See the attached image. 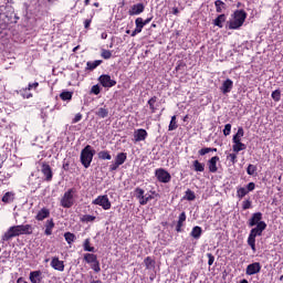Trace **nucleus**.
I'll return each mask as SVG.
<instances>
[{"label":"nucleus","instance_id":"obj_2","mask_svg":"<svg viewBox=\"0 0 283 283\" xmlns=\"http://www.w3.org/2000/svg\"><path fill=\"white\" fill-rule=\"evenodd\" d=\"M244 21H247V11L245 10H237L233 13V20L228 22L229 30H238L244 25Z\"/></svg>","mask_w":283,"mask_h":283},{"label":"nucleus","instance_id":"obj_43","mask_svg":"<svg viewBox=\"0 0 283 283\" xmlns=\"http://www.w3.org/2000/svg\"><path fill=\"white\" fill-rule=\"evenodd\" d=\"M91 266L95 273H101V262L98 260L93 262Z\"/></svg>","mask_w":283,"mask_h":283},{"label":"nucleus","instance_id":"obj_20","mask_svg":"<svg viewBox=\"0 0 283 283\" xmlns=\"http://www.w3.org/2000/svg\"><path fill=\"white\" fill-rule=\"evenodd\" d=\"M144 264H145L147 270H151V269L156 268V261L154 259H151V256H147L144 260Z\"/></svg>","mask_w":283,"mask_h":283},{"label":"nucleus","instance_id":"obj_40","mask_svg":"<svg viewBox=\"0 0 283 283\" xmlns=\"http://www.w3.org/2000/svg\"><path fill=\"white\" fill-rule=\"evenodd\" d=\"M255 171H258V167L254 166V165H252V164H250V165L248 166V168H247V174H248L249 176H253V175L255 174Z\"/></svg>","mask_w":283,"mask_h":283},{"label":"nucleus","instance_id":"obj_60","mask_svg":"<svg viewBox=\"0 0 283 283\" xmlns=\"http://www.w3.org/2000/svg\"><path fill=\"white\" fill-rule=\"evenodd\" d=\"M34 87V90H36V87H39V82H34L33 84H29L27 90H32Z\"/></svg>","mask_w":283,"mask_h":283},{"label":"nucleus","instance_id":"obj_50","mask_svg":"<svg viewBox=\"0 0 283 283\" xmlns=\"http://www.w3.org/2000/svg\"><path fill=\"white\" fill-rule=\"evenodd\" d=\"M228 158H230L232 165H235V163H237V160H238V155H235V154H230V155L228 156Z\"/></svg>","mask_w":283,"mask_h":283},{"label":"nucleus","instance_id":"obj_47","mask_svg":"<svg viewBox=\"0 0 283 283\" xmlns=\"http://www.w3.org/2000/svg\"><path fill=\"white\" fill-rule=\"evenodd\" d=\"M112 56V51L109 50H103L102 51V59H109Z\"/></svg>","mask_w":283,"mask_h":283},{"label":"nucleus","instance_id":"obj_55","mask_svg":"<svg viewBox=\"0 0 283 283\" xmlns=\"http://www.w3.org/2000/svg\"><path fill=\"white\" fill-rule=\"evenodd\" d=\"M247 189H248V190H247L248 193H249V191H253V190L255 189V184H254V182L248 184Z\"/></svg>","mask_w":283,"mask_h":283},{"label":"nucleus","instance_id":"obj_10","mask_svg":"<svg viewBox=\"0 0 283 283\" xmlns=\"http://www.w3.org/2000/svg\"><path fill=\"white\" fill-rule=\"evenodd\" d=\"M142 12H145V4L143 3H137V4H134L129 11H128V14L130 17H134L136 14H142Z\"/></svg>","mask_w":283,"mask_h":283},{"label":"nucleus","instance_id":"obj_36","mask_svg":"<svg viewBox=\"0 0 283 283\" xmlns=\"http://www.w3.org/2000/svg\"><path fill=\"white\" fill-rule=\"evenodd\" d=\"M184 198L185 200H189V201L196 200V193L191 189H188Z\"/></svg>","mask_w":283,"mask_h":283},{"label":"nucleus","instance_id":"obj_21","mask_svg":"<svg viewBox=\"0 0 283 283\" xmlns=\"http://www.w3.org/2000/svg\"><path fill=\"white\" fill-rule=\"evenodd\" d=\"M84 260L87 264H94L98 260V256L96 254L86 253L84 254Z\"/></svg>","mask_w":283,"mask_h":283},{"label":"nucleus","instance_id":"obj_19","mask_svg":"<svg viewBox=\"0 0 283 283\" xmlns=\"http://www.w3.org/2000/svg\"><path fill=\"white\" fill-rule=\"evenodd\" d=\"M52 229H54V219H49L45 223V235H52Z\"/></svg>","mask_w":283,"mask_h":283},{"label":"nucleus","instance_id":"obj_57","mask_svg":"<svg viewBox=\"0 0 283 283\" xmlns=\"http://www.w3.org/2000/svg\"><path fill=\"white\" fill-rule=\"evenodd\" d=\"M83 118V115L81 113H77L75 117L73 118V123H78Z\"/></svg>","mask_w":283,"mask_h":283},{"label":"nucleus","instance_id":"obj_4","mask_svg":"<svg viewBox=\"0 0 283 283\" xmlns=\"http://www.w3.org/2000/svg\"><path fill=\"white\" fill-rule=\"evenodd\" d=\"M61 206L64 209H71L74 206V189H69L61 199Z\"/></svg>","mask_w":283,"mask_h":283},{"label":"nucleus","instance_id":"obj_39","mask_svg":"<svg viewBox=\"0 0 283 283\" xmlns=\"http://www.w3.org/2000/svg\"><path fill=\"white\" fill-rule=\"evenodd\" d=\"M248 244L251 247L252 251H255V237L250 234L248 238Z\"/></svg>","mask_w":283,"mask_h":283},{"label":"nucleus","instance_id":"obj_5","mask_svg":"<svg viewBox=\"0 0 283 283\" xmlns=\"http://www.w3.org/2000/svg\"><path fill=\"white\" fill-rule=\"evenodd\" d=\"M93 205H98L99 207L105 209V211H107L108 209H112V202H109V198H107V195L97 197L93 201Z\"/></svg>","mask_w":283,"mask_h":283},{"label":"nucleus","instance_id":"obj_33","mask_svg":"<svg viewBox=\"0 0 283 283\" xmlns=\"http://www.w3.org/2000/svg\"><path fill=\"white\" fill-rule=\"evenodd\" d=\"M157 101H158V97H156V96H153V97L148 101V105H149V107H150L153 114L156 113V106H154V105H156V102H157Z\"/></svg>","mask_w":283,"mask_h":283},{"label":"nucleus","instance_id":"obj_8","mask_svg":"<svg viewBox=\"0 0 283 283\" xmlns=\"http://www.w3.org/2000/svg\"><path fill=\"white\" fill-rule=\"evenodd\" d=\"M99 83L103 87H114V85H116V81L112 80L109 75L99 76Z\"/></svg>","mask_w":283,"mask_h":283},{"label":"nucleus","instance_id":"obj_16","mask_svg":"<svg viewBox=\"0 0 283 283\" xmlns=\"http://www.w3.org/2000/svg\"><path fill=\"white\" fill-rule=\"evenodd\" d=\"M262 222V212L253 213L251 219L249 220V227H258V224Z\"/></svg>","mask_w":283,"mask_h":283},{"label":"nucleus","instance_id":"obj_22","mask_svg":"<svg viewBox=\"0 0 283 283\" xmlns=\"http://www.w3.org/2000/svg\"><path fill=\"white\" fill-rule=\"evenodd\" d=\"M224 21H227V15H226V14H220V15H218V17L214 19L213 23H214V25H217L218 28H222V23H224Z\"/></svg>","mask_w":283,"mask_h":283},{"label":"nucleus","instance_id":"obj_44","mask_svg":"<svg viewBox=\"0 0 283 283\" xmlns=\"http://www.w3.org/2000/svg\"><path fill=\"white\" fill-rule=\"evenodd\" d=\"M247 193H249V191L245 190V188H239L237 191L238 198H244V196H247Z\"/></svg>","mask_w":283,"mask_h":283},{"label":"nucleus","instance_id":"obj_35","mask_svg":"<svg viewBox=\"0 0 283 283\" xmlns=\"http://www.w3.org/2000/svg\"><path fill=\"white\" fill-rule=\"evenodd\" d=\"M12 200H14V193L12 192H7L3 197H2V202H12Z\"/></svg>","mask_w":283,"mask_h":283},{"label":"nucleus","instance_id":"obj_31","mask_svg":"<svg viewBox=\"0 0 283 283\" xmlns=\"http://www.w3.org/2000/svg\"><path fill=\"white\" fill-rule=\"evenodd\" d=\"M64 238H65L67 244H72V242H74V240H76V235L71 232H65Z\"/></svg>","mask_w":283,"mask_h":283},{"label":"nucleus","instance_id":"obj_3","mask_svg":"<svg viewBox=\"0 0 283 283\" xmlns=\"http://www.w3.org/2000/svg\"><path fill=\"white\" fill-rule=\"evenodd\" d=\"M94 154H96V150H92V146L87 145L82 151H81V163L85 169L90 168V165H92V160L94 159Z\"/></svg>","mask_w":283,"mask_h":283},{"label":"nucleus","instance_id":"obj_6","mask_svg":"<svg viewBox=\"0 0 283 283\" xmlns=\"http://www.w3.org/2000/svg\"><path fill=\"white\" fill-rule=\"evenodd\" d=\"M156 177H157V180H159V182L167 184L171 180V175L163 168H159L156 170Z\"/></svg>","mask_w":283,"mask_h":283},{"label":"nucleus","instance_id":"obj_37","mask_svg":"<svg viewBox=\"0 0 283 283\" xmlns=\"http://www.w3.org/2000/svg\"><path fill=\"white\" fill-rule=\"evenodd\" d=\"M168 129L169 132H174V129H178V124H176V115L171 117Z\"/></svg>","mask_w":283,"mask_h":283},{"label":"nucleus","instance_id":"obj_34","mask_svg":"<svg viewBox=\"0 0 283 283\" xmlns=\"http://www.w3.org/2000/svg\"><path fill=\"white\" fill-rule=\"evenodd\" d=\"M214 6L217 8V12H222V8H227V4L224 2H222V0H216L214 1Z\"/></svg>","mask_w":283,"mask_h":283},{"label":"nucleus","instance_id":"obj_18","mask_svg":"<svg viewBox=\"0 0 283 283\" xmlns=\"http://www.w3.org/2000/svg\"><path fill=\"white\" fill-rule=\"evenodd\" d=\"M45 218H50V210L48 208H42L38 212L35 219L39 220V221H43V220H45Z\"/></svg>","mask_w":283,"mask_h":283},{"label":"nucleus","instance_id":"obj_52","mask_svg":"<svg viewBox=\"0 0 283 283\" xmlns=\"http://www.w3.org/2000/svg\"><path fill=\"white\" fill-rule=\"evenodd\" d=\"M211 153V148H202L199 150L200 156H206V154Z\"/></svg>","mask_w":283,"mask_h":283},{"label":"nucleus","instance_id":"obj_30","mask_svg":"<svg viewBox=\"0 0 283 283\" xmlns=\"http://www.w3.org/2000/svg\"><path fill=\"white\" fill-rule=\"evenodd\" d=\"M101 63H103L102 60H96L94 62H87V70H96V67H98V65H101Z\"/></svg>","mask_w":283,"mask_h":283},{"label":"nucleus","instance_id":"obj_42","mask_svg":"<svg viewBox=\"0 0 283 283\" xmlns=\"http://www.w3.org/2000/svg\"><path fill=\"white\" fill-rule=\"evenodd\" d=\"M135 193H136L137 198L139 199V201H142L143 198H145V190H143L142 188H136Z\"/></svg>","mask_w":283,"mask_h":283},{"label":"nucleus","instance_id":"obj_12","mask_svg":"<svg viewBox=\"0 0 283 283\" xmlns=\"http://www.w3.org/2000/svg\"><path fill=\"white\" fill-rule=\"evenodd\" d=\"M134 138H135V143H140L142 140H146L147 139V130H145L143 128L135 130Z\"/></svg>","mask_w":283,"mask_h":283},{"label":"nucleus","instance_id":"obj_1","mask_svg":"<svg viewBox=\"0 0 283 283\" xmlns=\"http://www.w3.org/2000/svg\"><path fill=\"white\" fill-rule=\"evenodd\" d=\"M33 228L32 224H21L10 227L9 230L2 235L3 242L12 240V238H19V235H32Z\"/></svg>","mask_w":283,"mask_h":283},{"label":"nucleus","instance_id":"obj_24","mask_svg":"<svg viewBox=\"0 0 283 283\" xmlns=\"http://www.w3.org/2000/svg\"><path fill=\"white\" fill-rule=\"evenodd\" d=\"M125 160H127V154L125 153H119L117 154L116 158H115V163H117V165H124Z\"/></svg>","mask_w":283,"mask_h":283},{"label":"nucleus","instance_id":"obj_49","mask_svg":"<svg viewBox=\"0 0 283 283\" xmlns=\"http://www.w3.org/2000/svg\"><path fill=\"white\" fill-rule=\"evenodd\" d=\"M223 134L226 136H229V134H231V124H226L224 129H223Z\"/></svg>","mask_w":283,"mask_h":283},{"label":"nucleus","instance_id":"obj_17","mask_svg":"<svg viewBox=\"0 0 283 283\" xmlns=\"http://www.w3.org/2000/svg\"><path fill=\"white\" fill-rule=\"evenodd\" d=\"M222 94H229V92H231V90H233V81L231 80H226L221 87H220Z\"/></svg>","mask_w":283,"mask_h":283},{"label":"nucleus","instance_id":"obj_45","mask_svg":"<svg viewBox=\"0 0 283 283\" xmlns=\"http://www.w3.org/2000/svg\"><path fill=\"white\" fill-rule=\"evenodd\" d=\"M91 94H95V96H98V94H101V86L93 85L91 88Z\"/></svg>","mask_w":283,"mask_h":283},{"label":"nucleus","instance_id":"obj_29","mask_svg":"<svg viewBox=\"0 0 283 283\" xmlns=\"http://www.w3.org/2000/svg\"><path fill=\"white\" fill-rule=\"evenodd\" d=\"M192 167H193L195 171H205V164H201L198 160H195L192 163Z\"/></svg>","mask_w":283,"mask_h":283},{"label":"nucleus","instance_id":"obj_46","mask_svg":"<svg viewBox=\"0 0 283 283\" xmlns=\"http://www.w3.org/2000/svg\"><path fill=\"white\" fill-rule=\"evenodd\" d=\"M95 220H96V217H94L92 214H86L83 217L84 222H94Z\"/></svg>","mask_w":283,"mask_h":283},{"label":"nucleus","instance_id":"obj_32","mask_svg":"<svg viewBox=\"0 0 283 283\" xmlns=\"http://www.w3.org/2000/svg\"><path fill=\"white\" fill-rule=\"evenodd\" d=\"M60 98L62 101H72V92L70 91H64L60 94Z\"/></svg>","mask_w":283,"mask_h":283},{"label":"nucleus","instance_id":"obj_51","mask_svg":"<svg viewBox=\"0 0 283 283\" xmlns=\"http://www.w3.org/2000/svg\"><path fill=\"white\" fill-rule=\"evenodd\" d=\"M151 195H149L148 197H145L139 201L140 205H147L148 200H151Z\"/></svg>","mask_w":283,"mask_h":283},{"label":"nucleus","instance_id":"obj_62","mask_svg":"<svg viewBox=\"0 0 283 283\" xmlns=\"http://www.w3.org/2000/svg\"><path fill=\"white\" fill-rule=\"evenodd\" d=\"M91 23H92V20H90V19L85 20L84 28L87 30V28H90Z\"/></svg>","mask_w":283,"mask_h":283},{"label":"nucleus","instance_id":"obj_9","mask_svg":"<svg viewBox=\"0 0 283 283\" xmlns=\"http://www.w3.org/2000/svg\"><path fill=\"white\" fill-rule=\"evenodd\" d=\"M264 229H266V222L261 221L255 228L251 230L250 235L258 238V235H262V231H264Z\"/></svg>","mask_w":283,"mask_h":283},{"label":"nucleus","instance_id":"obj_41","mask_svg":"<svg viewBox=\"0 0 283 283\" xmlns=\"http://www.w3.org/2000/svg\"><path fill=\"white\" fill-rule=\"evenodd\" d=\"M84 251H88L91 253H94L95 251L94 247H90V239L84 241Z\"/></svg>","mask_w":283,"mask_h":283},{"label":"nucleus","instance_id":"obj_53","mask_svg":"<svg viewBox=\"0 0 283 283\" xmlns=\"http://www.w3.org/2000/svg\"><path fill=\"white\" fill-rule=\"evenodd\" d=\"M119 166L120 165L117 161H115L109 166V171H116V169H118Z\"/></svg>","mask_w":283,"mask_h":283},{"label":"nucleus","instance_id":"obj_14","mask_svg":"<svg viewBox=\"0 0 283 283\" xmlns=\"http://www.w3.org/2000/svg\"><path fill=\"white\" fill-rule=\"evenodd\" d=\"M42 174L45 176V180L50 182L52 180V167H50L48 164H42Z\"/></svg>","mask_w":283,"mask_h":283},{"label":"nucleus","instance_id":"obj_23","mask_svg":"<svg viewBox=\"0 0 283 283\" xmlns=\"http://www.w3.org/2000/svg\"><path fill=\"white\" fill-rule=\"evenodd\" d=\"M95 114L98 116V118H107V116H109V109L101 107Z\"/></svg>","mask_w":283,"mask_h":283},{"label":"nucleus","instance_id":"obj_7","mask_svg":"<svg viewBox=\"0 0 283 283\" xmlns=\"http://www.w3.org/2000/svg\"><path fill=\"white\" fill-rule=\"evenodd\" d=\"M260 271H262V265L260 262H254L247 266L245 273L247 275H255V273H260Z\"/></svg>","mask_w":283,"mask_h":283},{"label":"nucleus","instance_id":"obj_61","mask_svg":"<svg viewBox=\"0 0 283 283\" xmlns=\"http://www.w3.org/2000/svg\"><path fill=\"white\" fill-rule=\"evenodd\" d=\"M242 137H240V136H238V135H234L233 136V138H232V140H233V143L235 144V143H241V139Z\"/></svg>","mask_w":283,"mask_h":283},{"label":"nucleus","instance_id":"obj_64","mask_svg":"<svg viewBox=\"0 0 283 283\" xmlns=\"http://www.w3.org/2000/svg\"><path fill=\"white\" fill-rule=\"evenodd\" d=\"M179 13H180V10H178V8L172 9V14H179Z\"/></svg>","mask_w":283,"mask_h":283},{"label":"nucleus","instance_id":"obj_63","mask_svg":"<svg viewBox=\"0 0 283 283\" xmlns=\"http://www.w3.org/2000/svg\"><path fill=\"white\" fill-rule=\"evenodd\" d=\"M62 168L64 171H70V163L63 164Z\"/></svg>","mask_w":283,"mask_h":283},{"label":"nucleus","instance_id":"obj_59","mask_svg":"<svg viewBox=\"0 0 283 283\" xmlns=\"http://www.w3.org/2000/svg\"><path fill=\"white\" fill-rule=\"evenodd\" d=\"M185 220H187V214L185 212H181L179 216V222H185Z\"/></svg>","mask_w":283,"mask_h":283},{"label":"nucleus","instance_id":"obj_48","mask_svg":"<svg viewBox=\"0 0 283 283\" xmlns=\"http://www.w3.org/2000/svg\"><path fill=\"white\" fill-rule=\"evenodd\" d=\"M207 256H208L209 266H212L213 262H216V256H213V254H211V253H208Z\"/></svg>","mask_w":283,"mask_h":283},{"label":"nucleus","instance_id":"obj_15","mask_svg":"<svg viewBox=\"0 0 283 283\" xmlns=\"http://www.w3.org/2000/svg\"><path fill=\"white\" fill-rule=\"evenodd\" d=\"M218 160H220V157L214 156L208 161L209 171L211 174H216V171H218Z\"/></svg>","mask_w":283,"mask_h":283},{"label":"nucleus","instance_id":"obj_27","mask_svg":"<svg viewBox=\"0 0 283 283\" xmlns=\"http://www.w3.org/2000/svg\"><path fill=\"white\" fill-rule=\"evenodd\" d=\"M135 25H136V31L137 32H143V29L145 28V23H143V18H137L136 20H135Z\"/></svg>","mask_w":283,"mask_h":283},{"label":"nucleus","instance_id":"obj_11","mask_svg":"<svg viewBox=\"0 0 283 283\" xmlns=\"http://www.w3.org/2000/svg\"><path fill=\"white\" fill-rule=\"evenodd\" d=\"M41 275H43V273L40 270L30 272L29 280L32 283H41L43 282V276Z\"/></svg>","mask_w":283,"mask_h":283},{"label":"nucleus","instance_id":"obj_38","mask_svg":"<svg viewBox=\"0 0 283 283\" xmlns=\"http://www.w3.org/2000/svg\"><path fill=\"white\" fill-rule=\"evenodd\" d=\"M272 98L275 101V103L280 102V98H282V93L280 90H275L272 92Z\"/></svg>","mask_w":283,"mask_h":283},{"label":"nucleus","instance_id":"obj_25","mask_svg":"<svg viewBox=\"0 0 283 283\" xmlns=\"http://www.w3.org/2000/svg\"><path fill=\"white\" fill-rule=\"evenodd\" d=\"M233 151H235V154L240 153V151H244V149H247V145L242 144V142H237L233 146H232Z\"/></svg>","mask_w":283,"mask_h":283},{"label":"nucleus","instance_id":"obj_13","mask_svg":"<svg viewBox=\"0 0 283 283\" xmlns=\"http://www.w3.org/2000/svg\"><path fill=\"white\" fill-rule=\"evenodd\" d=\"M51 266L52 269H54L55 271H65V264L63 263V261L59 260L57 256H54L51 261Z\"/></svg>","mask_w":283,"mask_h":283},{"label":"nucleus","instance_id":"obj_54","mask_svg":"<svg viewBox=\"0 0 283 283\" xmlns=\"http://www.w3.org/2000/svg\"><path fill=\"white\" fill-rule=\"evenodd\" d=\"M242 209L244 210L251 209V201L249 200L243 201Z\"/></svg>","mask_w":283,"mask_h":283},{"label":"nucleus","instance_id":"obj_28","mask_svg":"<svg viewBox=\"0 0 283 283\" xmlns=\"http://www.w3.org/2000/svg\"><path fill=\"white\" fill-rule=\"evenodd\" d=\"M98 158L101 160H112V155L107 150H102L98 153Z\"/></svg>","mask_w":283,"mask_h":283},{"label":"nucleus","instance_id":"obj_56","mask_svg":"<svg viewBox=\"0 0 283 283\" xmlns=\"http://www.w3.org/2000/svg\"><path fill=\"white\" fill-rule=\"evenodd\" d=\"M186 64L182 62H179V64L176 66V72H180V70H185Z\"/></svg>","mask_w":283,"mask_h":283},{"label":"nucleus","instance_id":"obj_26","mask_svg":"<svg viewBox=\"0 0 283 283\" xmlns=\"http://www.w3.org/2000/svg\"><path fill=\"white\" fill-rule=\"evenodd\" d=\"M202 235V228L195 227L191 231V237L195 238V240H198Z\"/></svg>","mask_w":283,"mask_h":283},{"label":"nucleus","instance_id":"obj_58","mask_svg":"<svg viewBox=\"0 0 283 283\" xmlns=\"http://www.w3.org/2000/svg\"><path fill=\"white\" fill-rule=\"evenodd\" d=\"M235 135L239 136L240 138H242V136H244V128L239 127Z\"/></svg>","mask_w":283,"mask_h":283}]
</instances>
